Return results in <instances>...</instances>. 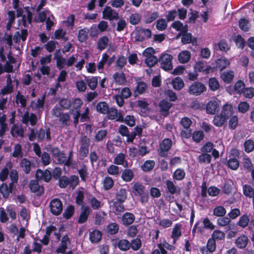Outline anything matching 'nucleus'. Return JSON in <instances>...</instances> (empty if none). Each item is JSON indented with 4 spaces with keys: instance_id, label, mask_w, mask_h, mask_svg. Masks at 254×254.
I'll return each instance as SVG.
<instances>
[{
    "instance_id": "nucleus-1",
    "label": "nucleus",
    "mask_w": 254,
    "mask_h": 254,
    "mask_svg": "<svg viewBox=\"0 0 254 254\" xmlns=\"http://www.w3.org/2000/svg\"><path fill=\"white\" fill-rule=\"evenodd\" d=\"M229 159H225V162L222 161L224 164L227 165L231 170H236L239 167V159L240 157V152L239 150L236 148H232L231 149L228 154Z\"/></svg>"
},
{
    "instance_id": "nucleus-2",
    "label": "nucleus",
    "mask_w": 254,
    "mask_h": 254,
    "mask_svg": "<svg viewBox=\"0 0 254 254\" xmlns=\"http://www.w3.org/2000/svg\"><path fill=\"white\" fill-rule=\"evenodd\" d=\"M79 179L77 176L73 175L68 177L66 176L61 177L59 180V186L62 189L69 186L70 188L74 189L79 184Z\"/></svg>"
},
{
    "instance_id": "nucleus-3",
    "label": "nucleus",
    "mask_w": 254,
    "mask_h": 254,
    "mask_svg": "<svg viewBox=\"0 0 254 254\" xmlns=\"http://www.w3.org/2000/svg\"><path fill=\"white\" fill-rule=\"evenodd\" d=\"M132 193L135 196L140 197L141 203L147 202L149 199L148 192L145 191V187L140 183H136L132 187Z\"/></svg>"
},
{
    "instance_id": "nucleus-4",
    "label": "nucleus",
    "mask_w": 254,
    "mask_h": 254,
    "mask_svg": "<svg viewBox=\"0 0 254 254\" xmlns=\"http://www.w3.org/2000/svg\"><path fill=\"white\" fill-rule=\"evenodd\" d=\"M155 52L152 47L147 48L143 51V54L145 57V63L149 67L154 66L158 61V58L154 55Z\"/></svg>"
},
{
    "instance_id": "nucleus-5",
    "label": "nucleus",
    "mask_w": 254,
    "mask_h": 254,
    "mask_svg": "<svg viewBox=\"0 0 254 254\" xmlns=\"http://www.w3.org/2000/svg\"><path fill=\"white\" fill-rule=\"evenodd\" d=\"M173 142L169 138H164L159 144V148L158 151V154L162 157H166L168 152L171 149Z\"/></svg>"
},
{
    "instance_id": "nucleus-6",
    "label": "nucleus",
    "mask_w": 254,
    "mask_h": 254,
    "mask_svg": "<svg viewBox=\"0 0 254 254\" xmlns=\"http://www.w3.org/2000/svg\"><path fill=\"white\" fill-rule=\"evenodd\" d=\"M191 124V120L188 117H184L181 119L180 124L184 128L186 129V130H182L181 131V134L183 137L189 138L191 136V129L190 128V127Z\"/></svg>"
},
{
    "instance_id": "nucleus-7",
    "label": "nucleus",
    "mask_w": 254,
    "mask_h": 254,
    "mask_svg": "<svg viewBox=\"0 0 254 254\" xmlns=\"http://www.w3.org/2000/svg\"><path fill=\"white\" fill-rule=\"evenodd\" d=\"M206 90V87L203 83L195 81L190 86L188 91L190 94L198 96Z\"/></svg>"
},
{
    "instance_id": "nucleus-8",
    "label": "nucleus",
    "mask_w": 254,
    "mask_h": 254,
    "mask_svg": "<svg viewBox=\"0 0 254 254\" xmlns=\"http://www.w3.org/2000/svg\"><path fill=\"white\" fill-rule=\"evenodd\" d=\"M80 146L79 148V153L82 158H85L88 156L89 150L90 139L86 135L82 136L81 137Z\"/></svg>"
},
{
    "instance_id": "nucleus-9",
    "label": "nucleus",
    "mask_w": 254,
    "mask_h": 254,
    "mask_svg": "<svg viewBox=\"0 0 254 254\" xmlns=\"http://www.w3.org/2000/svg\"><path fill=\"white\" fill-rule=\"evenodd\" d=\"M51 212L54 215L58 216L62 212L63 205L62 201L58 198L52 199L50 203Z\"/></svg>"
},
{
    "instance_id": "nucleus-10",
    "label": "nucleus",
    "mask_w": 254,
    "mask_h": 254,
    "mask_svg": "<svg viewBox=\"0 0 254 254\" xmlns=\"http://www.w3.org/2000/svg\"><path fill=\"white\" fill-rule=\"evenodd\" d=\"M172 56L169 54H163L159 59L161 67L166 71L172 69Z\"/></svg>"
},
{
    "instance_id": "nucleus-11",
    "label": "nucleus",
    "mask_w": 254,
    "mask_h": 254,
    "mask_svg": "<svg viewBox=\"0 0 254 254\" xmlns=\"http://www.w3.org/2000/svg\"><path fill=\"white\" fill-rule=\"evenodd\" d=\"M103 18L108 19L109 21L118 20L119 18V14L118 11L112 9L109 6H106L102 11Z\"/></svg>"
},
{
    "instance_id": "nucleus-12",
    "label": "nucleus",
    "mask_w": 254,
    "mask_h": 254,
    "mask_svg": "<svg viewBox=\"0 0 254 254\" xmlns=\"http://www.w3.org/2000/svg\"><path fill=\"white\" fill-rule=\"evenodd\" d=\"M51 129L48 127H45V128L41 127L37 131V140L39 142H43L45 138L47 141L51 140Z\"/></svg>"
},
{
    "instance_id": "nucleus-13",
    "label": "nucleus",
    "mask_w": 254,
    "mask_h": 254,
    "mask_svg": "<svg viewBox=\"0 0 254 254\" xmlns=\"http://www.w3.org/2000/svg\"><path fill=\"white\" fill-rule=\"evenodd\" d=\"M54 158L56 160L58 163L60 164H64L66 161V155L57 147H54L50 150Z\"/></svg>"
},
{
    "instance_id": "nucleus-14",
    "label": "nucleus",
    "mask_w": 254,
    "mask_h": 254,
    "mask_svg": "<svg viewBox=\"0 0 254 254\" xmlns=\"http://www.w3.org/2000/svg\"><path fill=\"white\" fill-rule=\"evenodd\" d=\"M52 176L51 172L48 169H46L45 171L38 169L37 170L35 174V178L38 181H44L46 183L50 182Z\"/></svg>"
},
{
    "instance_id": "nucleus-15",
    "label": "nucleus",
    "mask_w": 254,
    "mask_h": 254,
    "mask_svg": "<svg viewBox=\"0 0 254 254\" xmlns=\"http://www.w3.org/2000/svg\"><path fill=\"white\" fill-rule=\"evenodd\" d=\"M39 181L36 180H31L29 184V188L32 192L36 193L38 196H41L44 192V188L40 186L39 184Z\"/></svg>"
},
{
    "instance_id": "nucleus-16",
    "label": "nucleus",
    "mask_w": 254,
    "mask_h": 254,
    "mask_svg": "<svg viewBox=\"0 0 254 254\" xmlns=\"http://www.w3.org/2000/svg\"><path fill=\"white\" fill-rule=\"evenodd\" d=\"M21 121L24 125H27L28 123L30 122L31 126H34L37 123L38 118L35 114L32 113L29 114V112L26 111L22 116Z\"/></svg>"
},
{
    "instance_id": "nucleus-17",
    "label": "nucleus",
    "mask_w": 254,
    "mask_h": 254,
    "mask_svg": "<svg viewBox=\"0 0 254 254\" xmlns=\"http://www.w3.org/2000/svg\"><path fill=\"white\" fill-rule=\"evenodd\" d=\"M172 106L173 104L168 102L166 99H162L158 104L160 113L164 117L168 116L169 114L170 109Z\"/></svg>"
},
{
    "instance_id": "nucleus-18",
    "label": "nucleus",
    "mask_w": 254,
    "mask_h": 254,
    "mask_svg": "<svg viewBox=\"0 0 254 254\" xmlns=\"http://www.w3.org/2000/svg\"><path fill=\"white\" fill-rule=\"evenodd\" d=\"M216 242L213 239L210 238L207 241L206 247H201L200 251L202 254H210L216 251Z\"/></svg>"
},
{
    "instance_id": "nucleus-19",
    "label": "nucleus",
    "mask_w": 254,
    "mask_h": 254,
    "mask_svg": "<svg viewBox=\"0 0 254 254\" xmlns=\"http://www.w3.org/2000/svg\"><path fill=\"white\" fill-rule=\"evenodd\" d=\"M206 112L210 115H214L219 110V105L216 100L209 101L206 105Z\"/></svg>"
},
{
    "instance_id": "nucleus-20",
    "label": "nucleus",
    "mask_w": 254,
    "mask_h": 254,
    "mask_svg": "<svg viewBox=\"0 0 254 254\" xmlns=\"http://www.w3.org/2000/svg\"><path fill=\"white\" fill-rule=\"evenodd\" d=\"M102 238V233L96 229L89 232V241L92 244L99 243Z\"/></svg>"
},
{
    "instance_id": "nucleus-21",
    "label": "nucleus",
    "mask_w": 254,
    "mask_h": 254,
    "mask_svg": "<svg viewBox=\"0 0 254 254\" xmlns=\"http://www.w3.org/2000/svg\"><path fill=\"white\" fill-rule=\"evenodd\" d=\"M234 112V109L232 105L231 104L227 103L222 106L221 114L228 120L230 117L232 116Z\"/></svg>"
},
{
    "instance_id": "nucleus-22",
    "label": "nucleus",
    "mask_w": 254,
    "mask_h": 254,
    "mask_svg": "<svg viewBox=\"0 0 254 254\" xmlns=\"http://www.w3.org/2000/svg\"><path fill=\"white\" fill-rule=\"evenodd\" d=\"M147 88V84L144 81H138L133 90V96L137 97L139 95L143 94Z\"/></svg>"
},
{
    "instance_id": "nucleus-23",
    "label": "nucleus",
    "mask_w": 254,
    "mask_h": 254,
    "mask_svg": "<svg viewBox=\"0 0 254 254\" xmlns=\"http://www.w3.org/2000/svg\"><path fill=\"white\" fill-rule=\"evenodd\" d=\"M82 207L83 209L79 215L77 221L79 224H83L86 222L91 212L90 208L88 206L85 207L82 206Z\"/></svg>"
},
{
    "instance_id": "nucleus-24",
    "label": "nucleus",
    "mask_w": 254,
    "mask_h": 254,
    "mask_svg": "<svg viewBox=\"0 0 254 254\" xmlns=\"http://www.w3.org/2000/svg\"><path fill=\"white\" fill-rule=\"evenodd\" d=\"M248 241L249 240L247 236L243 234L236 239L235 243L236 246L238 249H243L247 247Z\"/></svg>"
},
{
    "instance_id": "nucleus-25",
    "label": "nucleus",
    "mask_w": 254,
    "mask_h": 254,
    "mask_svg": "<svg viewBox=\"0 0 254 254\" xmlns=\"http://www.w3.org/2000/svg\"><path fill=\"white\" fill-rule=\"evenodd\" d=\"M181 227L182 225L178 223L175 224L173 229L171 238L173 239V244H175L176 242L182 236Z\"/></svg>"
},
{
    "instance_id": "nucleus-26",
    "label": "nucleus",
    "mask_w": 254,
    "mask_h": 254,
    "mask_svg": "<svg viewBox=\"0 0 254 254\" xmlns=\"http://www.w3.org/2000/svg\"><path fill=\"white\" fill-rule=\"evenodd\" d=\"M221 77L226 84H230L234 78V72L231 70L223 71L221 74Z\"/></svg>"
},
{
    "instance_id": "nucleus-27",
    "label": "nucleus",
    "mask_w": 254,
    "mask_h": 254,
    "mask_svg": "<svg viewBox=\"0 0 254 254\" xmlns=\"http://www.w3.org/2000/svg\"><path fill=\"white\" fill-rule=\"evenodd\" d=\"M127 191L126 189L121 188L117 191L115 197L117 201L120 203L124 202L127 198Z\"/></svg>"
},
{
    "instance_id": "nucleus-28",
    "label": "nucleus",
    "mask_w": 254,
    "mask_h": 254,
    "mask_svg": "<svg viewBox=\"0 0 254 254\" xmlns=\"http://www.w3.org/2000/svg\"><path fill=\"white\" fill-rule=\"evenodd\" d=\"M135 220V216L130 212L125 213L122 217L123 224L125 226H128L132 223Z\"/></svg>"
},
{
    "instance_id": "nucleus-29",
    "label": "nucleus",
    "mask_w": 254,
    "mask_h": 254,
    "mask_svg": "<svg viewBox=\"0 0 254 254\" xmlns=\"http://www.w3.org/2000/svg\"><path fill=\"white\" fill-rule=\"evenodd\" d=\"M191 54L190 52L185 50L180 52L178 56L179 62L181 64L187 63L190 60Z\"/></svg>"
},
{
    "instance_id": "nucleus-30",
    "label": "nucleus",
    "mask_w": 254,
    "mask_h": 254,
    "mask_svg": "<svg viewBox=\"0 0 254 254\" xmlns=\"http://www.w3.org/2000/svg\"><path fill=\"white\" fill-rule=\"evenodd\" d=\"M215 63L216 67L217 68H218L220 71H222L230 64L229 61L223 57L220 58L216 60L215 61Z\"/></svg>"
},
{
    "instance_id": "nucleus-31",
    "label": "nucleus",
    "mask_w": 254,
    "mask_h": 254,
    "mask_svg": "<svg viewBox=\"0 0 254 254\" xmlns=\"http://www.w3.org/2000/svg\"><path fill=\"white\" fill-rule=\"evenodd\" d=\"M172 84L174 89L176 90H181L185 86L184 81L180 77H176L173 79Z\"/></svg>"
},
{
    "instance_id": "nucleus-32",
    "label": "nucleus",
    "mask_w": 254,
    "mask_h": 254,
    "mask_svg": "<svg viewBox=\"0 0 254 254\" xmlns=\"http://www.w3.org/2000/svg\"><path fill=\"white\" fill-rule=\"evenodd\" d=\"M113 78L118 84L124 85L126 82V78L124 72H117L113 75Z\"/></svg>"
},
{
    "instance_id": "nucleus-33",
    "label": "nucleus",
    "mask_w": 254,
    "mask_h": 254,
    "mask_svg": "<svg viewBox=\"0 0 254 254\" xmlns=\"http://www.w3.org/2000/svg\"><path fill=\"white\" fill-rule=\"evenodd\" d=\"M117 246L119 249L122 251L126 252L130 249L129 242L127 239L119 240Z\"/></svg>"
},
{
    "instance_id": "nucleus-34",
    "label": "nucleus",
    "mask_w": 254,
    "mask_h": 254,
    "mask_svg": "<svg viewBox=\"0 0 254 254\" xmlns=\"http://www.w3.org/2000/svg\"><path fill=\"white\" fill-rule=\"evenodd\" d=\"M208 86L212 91H216L220 88V85L218 80L215 77H210L208 79Z\"/></svg>"
},
{
    "instance_id": "nucleus-35",
    "label": "nucleus",
    "mask_w": 254,
    "mask_h": 254,
    "mask_svg": "<svg viewBox=\"0 0 254 254\" xmlns=\"http://www.w3.org/2000/svg\"><path fill=\"white\" fill-rule=\"evenodd\" d=\"M134 175L132 170L130 169H125L122 174L121 178L125 182H130L133 178Z\"/></svg>"
},
{
    "instance_id": "nucleus-36",
    "label": "nucleus",
    "mask_w": 254,
    "mask_h": 254,
    "mask_svg": "<svg viewBox=\"0 0 254 254\" xmlns=\"http://www.w3.org/2000/svg\"><path fill=\"white\" fill-rule=\"evenodd\" d=\"M227 120L220 113V115H216L213 118V124L218 127H222Z\"/></svg>"
},
{
    "instance_id": "nucleus-37",
    "label": "nucleus",
    "mask_w": 254,
    "mask_h": 254,
    "mask_svg": "<svg viewBox=\"0 0 254 254\" xmlns=\"http://www.w3.org/2000/svg\"><path fill=\"white\" fill-rule=\"evenodd\" d=\"M155 164L154 160H147L141 166V169L144 172H149L153 170Z\"/></svg>"
},
{
    "instance_id": "nucleus-38",
    "label": "nucleus",
    "mask_w": 254,
    "mask_h": 254,
    "mask_svg": "<svg viewBox=\"0 0 254 254\" xmlns=\"http://www.w3.org/2000/svg\"><path fill=\"white\" fill-rule=\"evenodd\" d=\"M85 79L86 83L91 90H93L96 88L98 83L97 77H85Z\"/></svg>"
},
{
    "instance_id": "nucleus-39",
    "label": "nucleus",
    "mask_w": 254,
    "mask_h": 254,
    "mask_svg": "<svg viewBox=\"0 0 254 254\" xmlns=\"http://www.w3.org/2000/svg\"><path fill=\"white\" fill-rule=\"evenodd\" d=\"M159 16L158 11H154L152 13L147 12L144 16V22L146 24H149L156 20Z\"/></svg>"
},
{
    "instance_id": "nucleus-40",
    "label": "nucleus",
    "mask_w": 254,
    "mask_h": 254,
    "mask_svg": "<svg viewBox=\"0 0 254 254\" xmlns=\"http://www.w3.org/2000/svg\"><path fill=\"white\" fill-rule=\"evenodd\" d=\"M97 111L101 114H106L109 111V105L104 101L99 102L96 105Z\"/></svg>"
},
{
    "instance_id": "nucleus-41",
    "label": "nucleus",
    "mask_w": 254,
    "mask_h": 254,
    "mask_svg": "<svg viewBox=\"0 0 254 254\" xmlns=\"http://www.w3.org/2000/svg\"><path fill=\"white\" fill-rule=\"evenodd\" d=\"M109 42V38L106 36H104L99 38L97 42V49L100 51L106 49Z\"/></svg>"
},
{
    "instance_id": "nucleus-42",
    "label": "nucleus",
    "mask_w": 254,
    "mask_h": 254,
    "mask_svg": "<svg viewBox=\"0 0 254 254\" xmlns=\"http://www.w3.org/2000/svg\"><path fill=\"white\" fill-rule=\"evenodd\" d=\"M136 107L140 109V111L143 113H146L147 111H149V104L146 101L143 100H138L136 101Z\"/></svg>"
},
{
    "instance_id": "nucleus-43",
    "label": "nucleus",
    "mask_w": 254,
    "mask_h": 254,
    "mask_svg": "<svg viewBox=\"0 0 254 254\" xmlns=\"http://www.w3.org/2000/svg\"><path fill=\"white\" fill-rule=\"evenodd\" d=\"M71 109L70 110L80 112V108L81 106L83 105V102L80 98H76L72 99V100L71 101Z\"/></svg>"
},
{
    "instance_id": "nucleus-44",
    "label": "nucleus",
    "mask_w": 254,
    "mask_h": 254,
    "mask_svg": "<svg viewBox=\"0 0 254 254\" xmlns=\"http://www.w3.org/2000/svg\"><path fill=\"white\" fill-rule=\"evenodd\" d=\"M119 226L116 223H111L107 226V232L111 235H115L119 232Z\"/></svg>"
},
{
    "instance_id": "nucleus-45",
    "label": "nucleus",
    "mask_w": 254,
    "mask_h": 254,
    "mask_svg": "<svg viewBox=\"0 0 254 254\" xmlns=\"http://www.w3.org/2000/svg\"><path fill=\"white\" fill-rule=\"evenodd\" d=\"M186 176V173L184 169L178 168L176 169L173 174V178L177 181L183 180Z\"/></svg>"
},
{
    "instance_id": "nucleus-46",
    "label": "nucleus",
    "mask_w": 254,
    "mask_h": 254,
    "mask_svg": "<svg viewBox=\"0 0 254 254\" xmlns=\"http://www.w3.org/2000/svg\"><path fill=\"white\" fill-rule=\"evenodd\" d=\"M107 131L106 129H100L95 132L94 135V139L96 142H100L104 140V139L107 135Z\"/></svg>"
},
{
    "instance_id": "nucleus-47",
    "label": "nucleus",
    "mask_w": 254,
    "mask_h": 254,
    "mask_svg": "<svg viewBox=\"0 0 254 254\" xmlns=\"http://www.w3.org/2000/svg\"><path fill=\"white\" fill-rule=\"evenodd\" d=\"M129 22L133 25L138 24L141 20V16L137 12H135L130 14L129 17Z\"/></svg>"
},
{
    "instance_id": "nucleus-48",
    "label": "nucleus",
    "mask_w": 254,
    "mask_h": 254,
    "mask_svg": "<svg viewBox=\"0 0 254 254\" xmlns=\"http://www.w3.org/2000/svg\"><path fill=\"white\" fill-rule=\"evenodd\" d=\"M211 155L208 153H202L198 157V161L200 163L209 164L211 162Z\"/></svg>"
},
{
    "instance_id": "nucleus-49",
    "label": "nucleus",
    "mask_w": 254,
    "mask_h": 254,
    "mask_svg": "<svg viewBox=\"0 0 254 254\" xmlns=\"http://www.w3.org/2000/svg\"><path fill=\"white\" fill-rule=\"evenodd\" d=\"M59 121L63 126H69L70 117L69 113H64L59 117Z\"/></svg>"
},
{
    "instance_id": "nucleus-50",
    "label": "nucleus",
    "mask_w": 254,
    "mask_h": 254,
    "mask_svg": "<svg viewBox=\"0 0 254 254\" xmlns=\"http://www.w3.org/2000/svg\"><path fill=\"white\" fill-rule=\"evenodd\" d=\"M250 219L247 214L242 215L239 218L237 224L242 228H246L249 224Z\"/></svg>"
},
{
    "instance_id": "nucleus-51",
    "label": "nucleus",
    "mask_w": 254,
    "mask_h": 254,
    "mask_svg": "<svg viewBox=\"0 0 254 254\" xmlns=\"http://www.w3.org/2000/svg\"><path fill=\"white\" fill-rule=\"evenodd\" d=\"M77 172L81 178V180L82 182H85L88 175L87 167L86 165H83L82 168L78 169Z\"/></svg>"
},
{
    "instance_id": "nucleus-52",
    "label": "nucleus",
    "mask_w": 254,
    "mask_h": 254,
    "mask_svg": "<svg viewBox=\"0 0 254 254\" xmlns=\"http://www.w3.org/2000/svg\"><path fill=\"white\" fill-rule=\"evenodd\" d=\"M126 162V166H127V162L125 159V155L124 153H120L115 157L114 159V163L116 165H124Z\"/></svg>"
},
{
    "instance_id": "nucleus-53",
    "label": "nucleus",
    "mask_w": 254,
    "mask_h": 254,
    "mask_svg": "<svg viewBox=\"0 0 254 254\" xmlns=\"http://www.w3.org/2000/svg\"><path fill=\"white\" fill-rule=\"evenodd\" d=\"M74 210V207L73 205H68L63 214V217L66 220L70 219L73 216Z\"/></svg>"
},
{
    "instance_id": "nucleus-54",
    "label": "nucleus",
    "mask_w": 254,
    "mask_h": 254,
    "mask_svg": "<svg viewBox=\"0 0 254 254\" xmlns=\"http://www.w3.org/2000/svg\"><path fill=\"white\" fill-rule=\"evenodd\" d=\"M168 21L164 18H160L156 21V28L159 31H164L167 27Z\"/></svg>"
},
{
    "instance_id": "nucleus-55",
    "label": "nucleus",
    "mask_w": 254,
    "mask_h": 254,
    "mask_svg": "<svg viewBox=\"0 0 254 254\" xmlns=\"http://www.w3.org/2000/svg\"><path fill=\"white\" fill-rule=\"evenodd\" d=\"M0 192L4 199L7 198L11 191L9 189H8V185L6 183H3L0 186Z\"/></svg>"
},
{
    "instance_id": "nucleus-56",
    "label": "nucleus",
    "mask_w": 254,
    "mask_h": 254,
    "mask_svg": "<svg viewBox=\"0 0 254 254\" xmlns=\"http://www.w3.org/2000/svg\"><path fill=\"white\" fill-rule=\"evenodd\" d=\"M58 104L63 110H68L71 106V101L65 98L60 99Z\"/></svg>"
},
{
    "instance_id": "nucleus-57",
    "label": "nucleus",
    "mask_w": 254,
    "mask_h": 254,
    "mask_svg": "<svg viewBox=\"0 0 254 254\" xmlns=\"http://www.w3.org/2000/svg\"><path fill=\"white\" fill-rule=\"evenodd\" d=\"M21 166L26 174H29L31 171V163L26 158H23L21 162Z\"/></svg>"
},
{
    "instance_id": "nucleus-58",
    "label": "nucleus",
    "mask_w": 254,
    "mask_h": 254,
    "mask_svg": "<svg viewBox=\"0 0 254 254\" xmlns=\"http://www.w3.org/2000/svg\"><path fill=\"white\" fill-rule=\"evenodd\" d=\"M226 213V209L222 206H218L215 207L213 210V214L217 217H223Z\"/></svg>"
},
{
    "instance_id": "nucleus-59",
    "label": "nucleus",
    "mask_w": 254,
    "mask_h": 254,
    "mask_svg": "<svg viewBox=\"0 0 254 254\" xmlns=\"http://www.w3.org/2000/svg\"><path fill=\"white\" fill-rule=\"evenodd\" d=\"M236 45L238 48L244 49L246 45V41L241 35H237L234 39Z\"/></svg>"
},
{
    "instance_id": "nucleus-60",
    "label": "nucleus",
    "mask_w": 254,
    "mask_h": 254,
    "mask_svg": "<svg viewBox=\"0 0 254 254\" xmlns=\"http://www.w3.org/2000/svg\"><path fill=\"white\" fill-rule=\"evenodd\" d=\"M225 234L219 230H214L212 234L211 239H213L215 241L216 240H222L225 239Z\"/></svg>"
},
{
    "instance_id": "nucleus-61",
    "label": "nucleus",
    "mask_w": 254,
    "mask_h": 254,
    "mask_svg": "<svg viewBox=\"0 0 254 254\" xmlns=\"http://www.w3.org/2000/svg\"><path fill=\"white\" fill-rule=\"evenodd\" d=\"M243 194L247 197L252 198L254 194V189L249 185H245L243 187Z\"/></svg>"
},
{
    "instance_id": "nucleus-62",
    "label": "nucleus",
    "mask_w": 254,
    "mask_h": 254,
    "mask_svg": "<svg viewBox=\"0 0 254 254\" xmlns=\"http://www.w3.org/2000/svg\"><path fill=\"white\" fill-rule=\"evenodd\" d=\"M27 100L25 97L22 95L19 91H18L16 95L15 103L21 104L22 108H25L26 106Z\"/></svg>"
},
{
    "instance_id": "nucleus-63",
    "label": "nucleus",
    "mask_w": 254,
    "mask_h": 254,
    "mask_svg": "<svg viewBox=\"0 0 254 254\" xmlns=\"http://www.w3.org/2000/svg\"><path fill=\"white\" fill-rule=\"evenodd\" d=\"M166 186L168 192L171 194L173 195L177 192V187L172 181L170 180H166Z\"/></svg>"
},
{
    "instance_id": "nucleus-64",
    "label": "nucleus",
    "mask_w": 254,
    "mask_h": 254,
    "mask_svg": "<svg viewBox=\"0 0 254 254\" xmlns=\"http://www.w3.org/2000/svg\"><path fill=\"white\" fill-rule=\"evenodd\" d=\"M204 134L202 130H197L192 134V139L196 142H200L204 138Z\"/></svg>"
}]
</instances>
